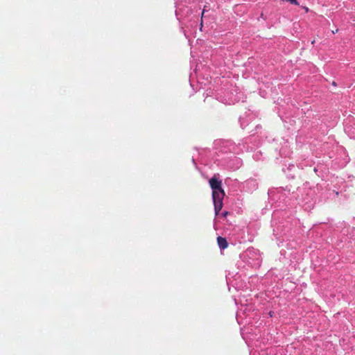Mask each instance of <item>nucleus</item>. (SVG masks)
Instances as JSON below:
<instances>
[{
  "mask_svg": "<svg viewBox=\"0 0 355 355\" xmlns=\"http://www.w3.org/2000/svg\"><path fill=\"white\" fill-rule=\"evenodd\" d=\"M287 1L290 2L292 4L295 5H299V3L297 1V0H286Z\"/></svg>",
  "mask_w": 355,
  "mask_h": 355,
  "instance_id": "3",
  "label": "nucleus"
},
{
  "mask_svg": "<svg viewBox=\"0 0 355 355\" xmlns=\"http://www.w3.org/2000/svg\"><path fill=\"white\" fill-rule=\"evenodd\" d=\"M228 214H229V212H228V211H225V212H223V213L221 214V216H222V218H225V217H226V216H227V215H228Z\"/></svg>",
  "mask_w": 355,
  "mask_h": 355,
  "instance_id": "4",
  "label": "nucleus"
},
{
  "mask_svg": "<svg viewBox=\"0 0 355 355\" xmlns=\"http://www.w3.org/2000/svg\"><path fill=\"white\" fill-rule=\"evenodd\" d=\"M204 12H205V8L203 9V11H202V17L203 16Z\"/></svg>",
  "mask_w": 355,
  "mask_h": 355,
  "instance_id": "7",
  "label": "nucleus"
},
{
  "mask_svg": "<svg viewBox=\"0 0 355 355\" xmlns=\"http://www.w3.org/2000/svg\"><path fill=\"white\" fill-rule=\"evenodd\" d=\"M209 183L211 189H212V198L215 212L216 215H218V212L223 207V200L225 195V191L222 188V181L214 175L209 180Z\"/></svg>",
  "mask_w": 355,
  "mask_h": 355,
  "instance_id": "1",
  "label": "nucleus"
},
{
  "mask_svg": "<svg viewBox=\"0 0 355 355\" xmlns=\"http://www.w3.org/2000/svg\"><path fill=\"white\" fill-rule=\"evenodd\" d=\"M314 43H315V40H313V41L311 42V44H313Z\"/></svg>",
  "mask_w": 355,
  "mask_h": 355,
  "instance_id": "8",
  "label": "nucleus"
},
{
  "mask_svg": "<svg viewBox=\"0 0 355 355\" xmlns=\"http://www.w3.org/2000/svg\"><path fill=\"white\" fill-rule=\"evenodd\" d=\"M217 243L219 247L222 249H225L227 248L228 244L227 240L223 237L218 236L217 238Z\"/></svg>",
  "mask_w": 355,
  "mask_h": 355,
  "instance_id": "2",
  "label": "nucleus"
},
{
  "mask_svg": "<svg viewBox=\"0 0 355 355\" xmlns=\"http://www.w3.org/2000/svg\"><path fill=\"white\" fill-rule=\"evenodd\" d=\"M337 32H338V29L334 30L333 33H337Z\"/></svg>",
  "mask_w": 355,
  "mask_h": 355,
  "instance_id": "5",
  "label": "nucleus"
},
{
  "mask_svg": "<svg viewBox=\"0 0 355 355\" xmlns=\"http://www.w3.org/2000/svg\"><path fill=\"white\" fill-rule=\"evenodd\" d=\"M337 32H338V29L334 30L333 33H337Z\"/></svg>",
  "mask_w": 355,
  "mask_h": 355,
  "instance_id": "6",
  "label": "nucleus"
}]
</instances>
